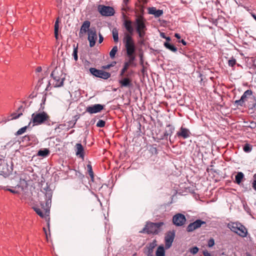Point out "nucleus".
Returning <instances> with one entry per match:
<instances>
[{
    "mask_svg": "<svg viewBox=\"0 0 256 256\" xmlns=\"http://www.w3.org/2000/svg\"><path fill=\"white\" fill-rule=\"evenodd\" d=\"M50 116L44 111H38L32 114L31 120L28 126L32 122L33 126L40 125L50 121Z\"/></svg>",
    "mask_w": 256,
    "mask_h": 256,
    "instance_id": "obj_1",
    "label": "nucleus"
},
{
    "mask_svg": "<svg viewBox=\"0 0 256 256\" xmlns=\"http://www.w3.org/2000/svg\"><path fill=\"white\" fill-rule=\"evenodd\" d=\"M228 227L232 232L241 237L245 238L247 236L248 230L240 222H230L228 224Z\"/></svg>",
    "mask_w": 256,
    "mask_h": 256,
    "instance_id": "obj_2",
    "label": "nucleus"
},
{
    "mask_svg": "<svg viewBox=\"0 0 256 256\" xmlns=\"http://www.w3.org/2000/svg\"><path fill=\"white\" fill-rule=\"evenodd\" d=\"M50 76L53 78L54 81L53 85L54 87H60L63 86L65 77L63 76L62 71L59 72L56 68L52 72Z\"/></svg>",
    "mask_w": 256,
    "mask_h": 256,
    "instance_id": "obj_3",
    "label": "nucleus"
},
{
    "mask_svg": "<svg viewBox=\"0 0 256 256\" xmlns=\"http://www.w3.org/2000/svg\"><path fill=\"white\" fill-rule=\"evenodd\" d=\"M124 42L128 56L134 55L135 52V46L132 36L128 34H126Z\"/></svg>",
    "mask_w": 256,
    "mask_h": 256,
    "instance_id": "obj_4",
    "label": "nucleus"
},
{
    "mask_svg": "<svg viewBox=\"0 0 256 256\" xmlns=\"http://www.w3.org/2000/svg\"><path fill=\"white\" fill-rule=\"evenodd\" d=\"M160 227V223L148 222L143 229L140 231V233H146L148 234H155Z\"/></svg>",
    "mask_w": 256,
    "mask_h": 256,
    "instance_id": "obj_5",
    "label": "nucleus"
},
{
    "mask_svg": "<svg viewBox=\"0 0 256 256\" xmlns=\"http://www.w3.org/2000/svg\"><path fill=\"white\" fill-rule=\"evenodd\" d=\"M90 72L95 76L105 80L108 78L110 76V73L93 68H90Z\"/></svg>",
    "mask_w": 256,
    "mask_h": 256,
    "instance_id": "obj_6",
    "label": "nucleus"
},
{
    "mask_svg": "<svg viewBox=\"0 0 256 256\" xmlns=\"http://www.w3.org/2000/svg\"><path fill=\"white\" fill-rule=\"evenodd\" d=\"M136 30L138 33L140 37L144 36V30L146 26L142 18H138L136 20Z\"/></svg>",
    "mask_w": 256,
    "mask_h": 256,
    "instance_id": "obj_7",
    "label": "nucleus"
},
{
    "mask_svg": "<svg viewBox=\"0 0 256 256\" xmlns=\"http://www.w3.org/2000/svg\"><path fill=\"white\" fill-rule=\"evenodd\" d=\"M88 39L90 42V46L91 48L94 46L97 40V34L95 28H90L88 30Z\"/></svg>",
    "mask_w": 256,
    "mask_h": 256,
    "instance_id": "obj_8",
    "label": "nucleus"
},
{
    "mask_svg": "<svg viewBox=\"0 0 256 256\" xmlns=\"http://www.w3.org/2000/svg\"><path fill=\"white\" fill-rule=\"evenodd\" d=\"M98 10L100 14L104 16H112L114 14V8L110 6H99Z\"/></svg>",
    "mask_w": 256,
    "mask_h": 256,
    "instance_id": "obj_9",
    "label": "nucleus"
},
{
    "mask_svg": "<svg viewBox=\"0 0 256 256\" xmlns=\"http://www.w3.org/2000/svg\"><path fill=\"white\" fill-rule=\"evenodd\" d=\"M173 222L177 226H182L184 224L186 219L185 216L181 214H178L173 217Z\"/></svg>",
    "mask_w": 256,
    "mask_h": 256,
    "instance_id": "obj_10",
    "label": "nucleus"
},
{
    "mask_svg": "<svg viewBox=\"0 0 256 256\" xmlns=\"http://www.w3.org/2000/svg\"><path fill=\"white\" fill-rule=\"evenodd\" d=\"M129 56V60L128 62H124V68L120 71V76H124V73L128 68L129 66L134 64V61L135 60V56L134 55L128 56Z\"/></svg>",
    "mask_w": 256,
    "mask_h": 256,
    "instance_id": "obj_11",
    "label": "nucleus"
},
{
    "mask_svg": "<svg viewBox=\"0 0 256 256\" xmlns=\"http://www.w3.org/2000/svg\"><path fill=\"white\" fill-rule=\"evenodd\" d=\"M174 232H169L166 233L165 238H164V242H165V247L166 248H169L174 241Z\"/></svg>",
    "mask_w": 256,
    "mask_h": 256,
    "instance_id": "obj_12",
    "label": "nucleus"
},
{
    "mask_svg": "<svg viewBox=\"0 0 256 256\" xmlns=\"http://www.w3.org/2000/svg\"><path fill=\"white\" fill-rule=\"evenodd\" d=\"M126 77L122 76V78L119 80V83L120 87L131 88L132 86V80L128 77V74L126 75Z\"/></svg>",
    "mask_w": 256,
    "mask_h": 256,
    "instance_id": "obj_13",
    "label": "nucleus"
},
{
    "mask_svg": "<svg viewBox=\"0 0 256 256\" xmlns=\"http://www.w3.org/2000/svg\"><path fill=\"white\" fill-rule=\"evenodd\" d=\"M104 109V106L100 104H96L92 106H90L86 108V112L92 114L100 112Z\"/></svg>",
    "mask_w": 256,
    "mask_h": 256,
    "instance_id": "obj_14",
    "label": "nucleus"
},
{
    "mask_svg": "<svg viewBox=\"0 0 256 256\" xmlns=\"http://www.w3.org/2000/svg\"><path fill=\"white\" fill-rule=\"evenodd\" d=\"M252 92L251 90H246L242 96H241L240 99L239 100H236L235 103L237 104L238 105H239L240 106H243L244 102L247 100L248 97L250 96L251 95H252Z\"/></svg>",
    "mask_w": 256,
    "mask_h": 256,
    "instance_id": "obj_15",
    "label": "nucleus"
},
{
    "mask_svg": "<svg viewBox=\"0 0 256 256\" xmlns=\"http://www.w3.org/2000/svg\"><path fill=\"white\" fill-rule=\"evenodd\" d=\"M40 204L43 210H42L40 208L36 207L34 208V210L40 216L43 218L45 216L48 215L50 210L47 208H45L43 204Z\"/></svg>",
    "mask_w": 256,
    "mask_h": 256,
    "instance_id": "obj_16",
    "label": "nucleus"
},
{
    "mask_svg": "<svg viewBox=\"0 0 256 256\" xmlns=\"http://www.w3.org/2000/svg\"><path fill=\"white\" fill-rule=\"evenodd\" d=\"M205 222L201 220H196L192 223L190 224L187 227L188 232H192L196 229L200 227L202 224H204Z\"/></svg>",
    "mask_w": 256,
    "mask_h": 256,
    "instance_id": "obj_17",
    "label": "nucleus"
},
{
    "mask_svg": "<svg viewBox=\"0 0 256 256\" xmlns=\"http://www.w3.org/2000/svg\"><path fill=\"white\" fill-rule=\"evenodd\" d=\"M161 37H162L163 38H166L168 42H165L164 44V46L168 48V50H170V51L172 52H176L177 51V48H176L174 45L170 44L169 42V41L170 40V37H166L164 36V33L161 32Z\"/></svg>",
    "mask_w": 256,
    "mask_h": 256,
    "instance_id": "obj_18",
    "label": "nucleus"
},
{
    "mask_svg": "<svg viewBox=\"0 0 256 256\" xmlns=\"http://www.w3.org/2000/svg\"><path fill=\"white\" fill-rule=\"evenodd\" d=\"M75 152L76 156L84 159V152L83 146L81 144H76L75 146Z\"/></svg>",
    "mask_w": 256,
    "mask_h": 256,
    "instance_id": "obj_19",
    "label": "nucleus"
},
{
    "mask_svg": "<svg viewBox=\"0 0 256 256\" xmlns=\"http://www.w3.org/2000/svg\"><path fill=\"white\" fill-rule=\"evenodd\" d=\"M156 245V240H154L152 242L147 246L144 252L148 255V256H152L154 249Z\"/></svg>",
    "mask_w": 256,
    "mask_h": 256,
    "instance_id": "obj_20",
    "label": "nucleus"
},
{
    "mask_svg": "<svg viewBox=\"0 0 256 256\" xmlns=\"http://www.w3.org/2000/svg\"><path fill=\"white\" fill-rule=\"evenodd\" d=\"M190 134V132L188 129L182 127L180 131L177 132V134L178 136H181L184 138H188Z\"/></svg>",
    "mask_w": 256,
    "mask_h": 256,
    "instance_id": "obj_21",
    "label": "nucleus"
},
{
    "mask_svg": "<svg viewBox=\"0 0 256 256\" xmlns=\"http://www.w3.org/2000/svg\"><path fill=\"white\" fill-rule=\"evenodd\" d=\"M90 22L88 20H86L84 21L83 24H82V26H81L80 29V34H85L86 32H88V30H90Z\"/></svg>",
    "mask_w": 256,
    "mask_h": 256,
    "instance_id": "obj_22",
    "label": "nucleus"
},
{
    "mask_svg": "<svg viewBox=\"0 0 256 256\" xmlns=\"http://www.w3.org/2000/svg\"><path fill=\"white\" fill-rule=\"evenodd\" d=\"M124 27L127 30V31L130 33L132 34L134 32V29L132 26V22L130 20H126L124 22Z\"/></svg>",
    "mask_w": 256,
    "mask_h": 256,
    "instance_id": "obj_23",
    "label": "nucleus"
},
{
    "mask_svg": "<svg viewBox=\"0 0 256 256\" xmlns=\"http://www.w3.org/2000/svg\"><path fill=\"white\" fill-rule=\"evenodd\" d=\"M22 109V106H20L18 110V112H19L18 113H16V112H13L12 114H11V116L12 117L10 120H16V119H17L18 118H19L22 115V112H20V110Z\"/></svg>",
    "mask_w": 256,
    "mask_h": 256,
    "instance_id": "obj_24",
    "label": "nucleus"
},
{
    "mask_svg": "<svg viewBox=\"0 0 256 256\" xmlns=\"http://www.w3.org/2000/svg\"><path fill=\"white\" fill-rule=\"evenodd\" d=\"M148 12L150 14H154L156 17H159L160 16V10H156L154 8H150Z\"/></svg>",
    "mask_w": 256,
    "mask_h": 256,
    "instance_id": "obj_25",
    "label": "nucleus"
},
{
    "mask_svg": "<svg viewBox=\"0 0 256 256\" xmlns=\"http://www.w3.org/2000/svg\"><path fill=\"white\" fill-rule=\"evenodd\" d=\"M50 153V150L48 149L44 148V150H40L38 152V156L45 157L46 156Z\"/></svg>",
    "mask_w": 256,
    "mask_h": 256,
    "instance_id": "obj_26",
    "label": "nucleus"
},
{
    "mask_svg": "<svg viewBox=\"0 0 256 256\" xmlns=\"http://www.w3.org/2000/svg\"><path fill=\"white\" fill-rule=\"evenodd\" d=\"M58 18L56 20L54 24V36L56 40L58 39V29H59V24H58Z\"/></svg>",
    "mask_w": 256,
    "mask_h": 256,
    "instance_id": "obj_27",
    "label": "nucleus"
},
{
    "mask_svg": "<svg viewBox=\"0 0 256 256\" xmlns=\"http://www.w3.org/2000/svg\"><path fill=\"white\" fill-rule=\"evenodd\" d=\"M87 169L88 172V174L92 179V180L93 181L94 178V174L92 171V166L90 163L89 162L88 164H87Z\"/></svg>",
    "mask_w": 256,
    "mask_h": 256,
    "instance_id": "obj_28",
    "label": "nucleus"
},
{
    "mask_svg": "<svg viewBox=\"0 0 256 256\" xmlns=\"http://www.w3.org/2000/svg\"><path fill=\"white\" fill-rule=\"evenodd\" d=\"M244 177L242 172H238L236 176V182L238 184H240Z\"/></svg>",
    "mask_w": 256,
    "mask_h": 256,
    "instance_id": "obj_29",
    "label": "nucleus"
},
{
    "mask_svg": "<svg viewBox=\"0 0 256 256\" xmlns=\"http://www.w3.org/2000/svg\"><path fill=\"white\" fill-rule=\"evenodd\" d=\"M112 37L114 42H117L118 40V32L116 28H114L112 31Z\"/></svg>",
    "mask_w": 256,
    "mask_h": 256,
    "instance_id": "obj_30",
    "label": "nucleus"
},
{
    "mask_svg": "<svg viewBox=\"0 0 256 256\" xmlns=\"http://www.w3.org/2000/svg\"><path fill=\"white\" fill-rule=\"evenodd\" d=\"M118 48L117 46H114L110 52V56L111 58H114L118 52Z\"/></svg>",
    "mask_w": 256,
    "mask_h": 256,
    "instance_id": "obj_31",
    "label": "nucleus"
},
{
    "mask_svg": "<svg viewBox=\"0 0 256 256\" xmlns=\"http://www.w3.org/2000/svg\"><path fill=\"white\" fill-rule=\"evenodd\" d=\"M28 126H29L28 125V126H25L24 127L20 128L16 132V136H19V135H21V134H23L24 133L26 132V130L28 128Z\"/></svg>",
    "mask_w": 256,
    "mask_h": 256,
    "instance_id": "obj_32",
    "label": "nucleus"
},
{
    "mask_svg": "<svg viewBox=\"0 0 256 256\" xmlns=\"http://www.w3.org/2000/svg\"><path fill=\"white\" fill-rule=\"evenodd\" d=\"M74 51L72 53V56L74 58V59L76 61H77L78 59V46L75 47V46L74 45Z\"/></svg>",
    "mask_w": 256,
    "mask_h": 256,
    "instance_id": "obj_33",
    "label": "nucleus"
},
{
    "mask_svg": "<svg viewBox=\"0 0 256 256\" xmlns=\"http://www.w3.org/2000/svg\"><path fill=\"white\" fill-rule=\"evenodd\" d=\"M105 122L103 120H100L96 123V126L99 128H103L105 126Z\"/></svg>",
    "mask_w": 256,
    "mask_h": 256,
    "instance_id": "obj_34",
    "label": "nucleus"
},
{
    "mask_svg": "<svg viewBox=\"0 0 256 256\" xmlns=\"http://www.w3.org/2000/svg\"><path fill=\"white\" fill-rule=\"evenodd\" d=\"M252 150V148L248 144H246L244 145V150L245 152H250Z\"/></svg>",
    "mask_w": 256,
    "mask_h": 256,
    "instance_id": "obj_35",
    "label": "nucleus"
},
{
    "mask_svg": "<svg viewBox=\"0 0 256 256\" xmlns=\"http://www.w3.org/2000/svg\"><path fill=\"white\" fill-rule=\"evenodd\" d=\"M214 244V238H210L208 242V246L209 248H211Z\"/></svg>",
    "mask_w": 256,
    "mask_h": 256,
    "instance_id": "obj_36",
    "label": "nucleus"
},
{
    "mask_svg": "<svg viewBox=\"0 0 256 256\" xmlns=\"http://www.w3.org/2000/svg\"><path fill=\"white\" fill-rule=\"evenodd\" d=\"M198 251V248L196 247H193L190 249V252L191 254H196Z\"/></svg>",
    "mask_w": 256,
    "mask_h": 256,
    "instance_id": "obj_37",
    "label": "nucleus"
},
{
    "mask_svg": "<svg viewBox=\"0 0 256 256\" xmlns=\"http://www.w3.org/2000/svg\"><path fill=\"white\" fill-rule=\"evenodd\" d=\"M168 130L166 131V133L164 134V136L167 138V137L170 136L172 133V128L170 126L168 127Z\"/></svg>",
    "mask_w": 256,
    "mask_h": 256,
    "instance_id": "obj_38",
    "label": "nucleus"
},
{
    "mask_svg": "<svg viewBox=\"0 0 256 256\" xmlns=\"http://www.w3.org/2000/svg\"><path fill=\"white\" fill-rule=\"evenodd\" d=\"M236 63V60L234 58H232L228 60V65L233 66Z\"/></svg>",
    "mask_w": 256,
    "mask_h": 256,
    "instance_id": "obj_39",
    "label": "nucleus"
},
{
    "mask_svg": "<svg viewBox=\"0 0 256 256\" xmlns=\"http://www.w3.org/2000/svg\"><path fill=\"white\" fill-rule=\"evenodd\" d=\"M99 36V40L98 42L100 44L102 43L104 40V38L102 36L100 33L98 34Z\"/></svg>",
    "mask_w": 256,
    "mask_h": 256,
    "instance_id": "obj_40",
    "label": "nucleus"
},
{
    "mask_svg": "<svg viewBox=\"0 0 256 256\" xmlns=\"http://www.w3.org/2000/svg\"><path fill=\"white\" fill-rule=\"evenodd\" d=\"M51 203V200H48L46 202V206L45 208H47L48 209V208H49V204H50Z\"/></svg>",
    "mask_w": 256,
    "mask_h": 256,
    "instance_id": "obj_41",
    "label": "nucleus"
},
{
    "mask_svg": "<svg viewBox=\"0 0 256 256\" xmlns=\"http://www.w3.org/2000/svg\"><path fill=\"white\" fill-rule=\"evenodd\" d=\"M203 254L204 256H212L211 254L207 250H204Z\"/></svg>",
    "mask_w": 256,
    "mask_h": 256,
    "instance_id": "obj_42",
    "label": "nucleus"
},
{
    "mask_svg": "<svg viewBox=\"0 0 256 256\" xmlns=\"http://www.w3.org/2000/svg\"><path fill=\"white\" fill-rule=\"evenodd\" d=\"M156 256H160V246H159L157 248V250L156 251Z\"/></svg>",
    "mask_w": 256,
    "mask_h": 256,
    "instance_id": "obj_43",
    "label": "nucleus"
},
{
    "mask_svg": "<svg viewBox=\"0 0 256 256\" xmlns=\"http://www.w3.org/2000/svg\"><path fill=\"white\" fill-rule=\"evenodd\" d=\"M165 256V251L163 246H161V256Z\"/></svg>",
    "mask_w": 256,
    "mask_h": 256,
    "instance_id": "obj_44",
    "label": "nucleus"
},
{
    "mask_svg": "<svg viewBox=\"0 0 256 256\" xmlns=\"http://www.w3.org/2000/svg\"><path fill=\"white\" fill-rule=\"evenodd\" d=\"M8 191H10V192H11L12 193H14V194H18V191L16 190H13V189L9 188V189H8Z\"/></svg>",
    "mask_w": 256,
    "mask_h": 256,
    "instance_id": "obj_45",
    "label": "nucleus"
},
{
    "mask_svg": "<svg viewBox=\"0 0 256 256\" xmlns=\"http://www.w3.org/2000/svg\"><path fill=\"white\" fill-rule=\"evenodd\" d=\"M36 72H42V67L41 66H38L36 70Z\"/></svg>",
    "mask_w": 256,
    "mask_h": 256,
    "instance_id": "obj_46",
    "label": "nucleus"
},
{
    "mask_svg": "<svg viewBox=\"0 0 256 256\" xmlns=\"http://www.w3.org/2000/svg\"><path fill=\"white\" fill-rule=\"evenodd\" d=\"M112 66V65H109V64H108V65H106V66H103L102 68H104V69H108L110 68V67Z\"/></svg>",
    "mask_w": 256,
    "mask_h": 256,
    "instance_id": "obj_47",
    "label": "nucleus"
},
{
    "mask_svg": "<svg viewBox=\"0 0 256 256\" xmlns=\"http://www.w3.org/2000/svg\"><path fill=\"white\" fill-rule=\"evenodd\" d=\"M252 128H256V123L254 122H252L250 123V126Z\"/></svg>",
    "mask_w": 256,
    "mask_h": 256,
    "instance_id": "obj_48",
    "label": "nucleus"
},
{
    "mask_svg": "<svg viewBox=\"0 0 256 256\" xmlns=\"http://www.w3.org/2000/svg\"><path fill=\"white\" fill-rule=\"evenodd\" d=\"M252 188L256 190V180H254L252 182Z\"/></svg>",
    "mask_w": 256,
    "mask_h": 256,
    "instance_id": "obj_49",
    "label": "nucleus"
},
{
    "mask_svg": "<svg viewBox=\"0 0 256 256\" xmlns=\"http://www.w3.org/2000/svg\"><path fill=\"white\" fill-rule=\"evenodd\" d=\"M179 42H182L184 46L186 45V41H184V40H182L180 41Z\"/></svg>",
    "mask_w": 256,
    "mask_h": 256,
    "instance_id": "obj_50",
    "label": "nucleus"
},
{
    "mask_svg": "<svg viewBox=\"0 0 256 256\" xmlns=\"http://www.w3.org/2000/svg\"><path fill=\"white\" fill-rule=\"evenodd\" d=\"M174 36L178 39H180V35L178 34H176Z\"/></svg>",
    "mask_w": 256,
    "mask_h": 256,
    "instance_id": "obj_51",
    "label": "nucleus"
},
{
    "mask_svg": "<svg viewBox=\"0 0 256 256\" xmlns=\"http://www.w3.org/2000/svg\"><path fill=\"white\" fill-rule=\"evenodd\" d=\"M24 138L25 139H27V140H30V136H26L24 137Z\"/></svg>",
    "mask_w": 256,
    "mask_h": 256,
    "instance_id": "obj_52",
    "label": "nucleus"
},
{
    "mask_svg": "<svg viewBox=\"0 0 256 256\" xmlns=\"http://www.w3.org/2000/svg\"><path fill=\"white\" fill-rule=\"evenodd\" d=\"M43 230H44V232H45L46 235L47 236V233H46V228H43Z\"/></svg>",
    "mask_w": 256,
    "mask_h": 256,
    "instance_id": "obj_53",
    "label": "nucleus"
},
{
    "mask_svg": "<svg viewBox=\"0 0 256 256\" xmlns=\"http://www.w3.org/2000/svg\"><path fill=\"white\" fill-rule=\"evenodd\" d=\"M252 17L254 18L256 20V16L254 15V14H252Z\"/></svg>",
    "mask_w": 256,
    "mask_h": 256,
    "instance_id": "obj_54",
    "label": "nucleus"
},
{
    "mask_svg": "<svg viewBox=\"0 0 256 256\" xmlns=\"http://www.w3.org/2000/svg\"><path fill=\"white\" fill-rule=\"evenodd\" d=\"M254 180H256V174H254Z\"/></svg>",
    "mask_w": 256,
    "mask_h": 256,
    "instance_id": "obj_55",
    "label": "nucleus"
},
{
    "mask_svg": "<svg viewBox=\"0 0 256 256\" xmlns=\"http://www.w3.org/2000/svg\"><path fill=\"white\" fill-rule=\"evenodd\" d=\"M115 64H116V62H113L112 64H110V65H112V66H114Z\"/></svg>",
    "mask_w": 256,
    "mask_h": 256,
    "instance_id": "obj_56",
    "label": "nucleus"
},
{
    "mask_svg": "<svg viewBox=\"0 0 256 256\" xmlns=\"http://www.w3.org/2000/svg\"><path fill=\"white\" fill-rule=\"evenodd\" d=\"M160 14H162V10H161Z\"/></svg>",
    "mask_w": 256,
    "mask_h": 256,
    "instance_id": "obj_57",
    "label": "nucleus"
}]
</instances>
